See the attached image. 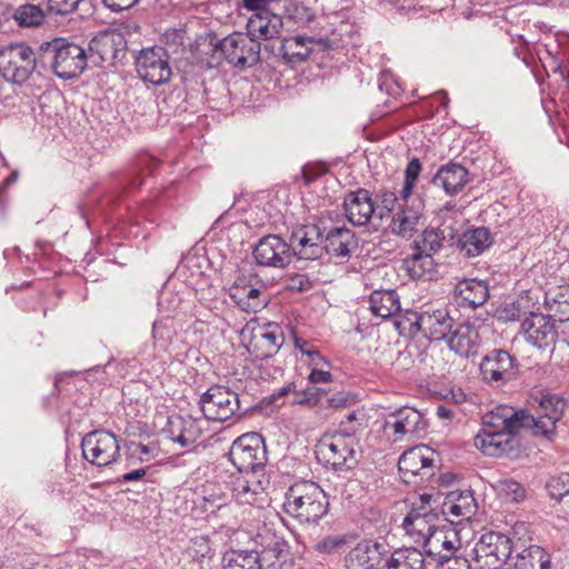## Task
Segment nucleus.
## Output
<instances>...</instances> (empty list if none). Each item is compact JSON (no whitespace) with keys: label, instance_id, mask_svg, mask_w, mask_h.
I'll use <instances>...</instances> for the list:
<instances>
[{"label":"nucleus","instance_id":"obj_1","mask_svg":"<svg viewBox=\"0 0 569 569\" xmlns=\"http://www.w3.org/2000/svg\"><path fill=\"white\" fill-rule=\"evenodd\" d=\"M39 62L43 71H51L60 79L70 80L86 70L88 56L82 47L58 37L39 46Z\"/></svg>","mask_w":569,"mask_h":569},{"label":"nucleus","instance_id":"obj_2","mask_svg":"<svg viewBox=\"0 0 569 569\" xmlns=\"http://www.w3.org/2000/svg\"><path fill=\"white\" fill-rule=\"evenodd\" d=\"M531 406L536 407L537 417L521 409L513 411V419H509L508 423L520 421L535 436L552 440L556 436L557 422L567 408V401L558 395L539 390L531 396Z\"/></svg>","mask_w":569,"mask_h":569},{"label":"nucleus","instance_id":"obj_3","mask_svg":"<svg viewBox=\"0 0 569 569\" xmlns=\"http://www.w3.org/2000/svg\"><path fill=\"white\" fill-rule=\"evenodd\" d=\"M328 510L329 498L313 481L295 482L284 495L283 511L300 523L318 522Z\"/></svg>","mask_w":569,"mask_h":569},{"label":"nucleus","instance_id":"obj_4","mask_svg":"<svg viewBox=\"0 0 569 569\" xmlns=\"http://www.w3.org/2000/svg\"><path fill=\"white\" fill-rule=\"evenodd\" d=\"M455 233L450 228L446 234V229L427 228L422 231L420 239L412 243V253L403 260V266L411 279H421L436 271V261L433 254L437 253L445 243L455 246Z\"/></svg>","mask_w":569,"mask_h":569},{"label":"nucleus","instance_id":"obj_5","mask_svg":"<svg viewBox=\"0 0 569 569\" xmlns=\"http://www.w3.org/2000/svg\"><path fill=\"white\" fill-rule=\"evenodd\" d=\"M509 419H513V411L510 416H491L489 420H485L486 425L501 429H482L475 437V446L487 456L516 457L519 449V440L516 438V433L520 429H526V427L525 423H520V421L509 425Z\"/></svg>","mask_w":569,"mask_h":569},{"label":"nucleus","instance_id":"obj_6","mask_svg":"<svg viewBox=\"0 0 569 569\" xmlns=\"http://www.w3.org/2000/svg\"><path fill=\"white\" fill-rule=\"evenodd\" d=\"M34 71H43L39 62V49L33 51L24 42H13L0 48V74L6 81L22 84Z\"/></svg>","mask_w":569,"mask_h":569},{"label":"nucleus","instance_id":"obj_7","mask_svg":"<svg viewBox=\"0 0 569 569\" xmlns=\"http://www.w3.org/2000/svg\"><path fill=\"white\" fill-rule=\"evenodd\" d=\"M210 50L219 53L230 64L246 69L260 61V42L241 32H233L220 39L214 33L207 36Z\"/></svg>","mask_w":569,"mask_h":569},{"label":"nucleus","instance_id":"obj_8","mask_svg":"<svg viewBox=\"0 0 569 569\" xmlns=\"http://www.w3.org/2000/svg\"><path fill=\"white\" fill-rule=\"evenodd\" d=\"M418 499L419 502H413L405 517L402 527L410 537L422 541L425 546L438 529L441 493H422Z\"/></svg>","mask_w":569,"mask_h":569},{"label":"nucleus","instance_id":"obj_9","mask_svg":"<svg viewBox=\"0 0 569 569\" xmlns=\"http://www.w3.org/2000/svg\"><path fill=\"white\" fill-rule=\"evenodd\" d=\"M228 457L239 472H264L268 462L263 438L256 432L238 437L232 442Z\"/></svg>","mask_w":569,"mask_h":569},{"label":"nucleus","instance_id":"obj_10","mask_svg":"<svg viewBox=\"0 0 569 569\" xmlns=\"http://www.w3.org/2000/svg\"><path fill=\"white\" fill-rule=\"evenodd\" d=\"M199 405L204 418L212 421L222 422L248 411V408H241L239 395L221 385H213L204 391Z\"/></svg>","mask_w":569,"mask_h":569},{"label":"nucleus","instance_id":"obj_11","mask_svg":"<svg viewBox=\"0 0 569 569\" xmlns=\"http://www.w3.org/2000/svg\"><path fill=\"white\" fill-rule=\"evenodd\" d=\"M512 552V541L500 532H486L476 542L472 553L477 569H500Z\"/></svg>","mask_w":569,"mask_h":569},{"label":"nucleus","instance_id":"obj_12","mask_svg":"<svg viewBox=\"0 0 569 569\" xmlns=\"http://www.w3.org/2000/svg\"><path fill=\"white\" fill-rule=\"evenodd\" d=\"M134 64L140 79L153 86L168 82L172 76L168 51L161 46L141 49L134 58Z\"/></svg>","mask_w":569,"mask_h":569},{"label":"nucleus","instance_id":"obj_13","mask_svg":"<svg viewBox=\"0 0 569 569\" xmlns=\"http://www.w3.org/2000/svg\"><path fill=\"white\" fill-rule=\"evenodd\" d=\"M81 449L83 458L98 467L109 466L120 456L117 437L103 429L87 433L81 441Z\"/></svg>","mask_w":569,"mask_h":569},{"label":"nucleus","instance_id":"obj_14","mask_svg":"<svg viewBox=\"0 0 569 569\" xmlns=\"http://www.w3.org/2000/svg\"><path fill=\"white\" fill-rule=\"evenodd\" d=\"M480 375L488 383L506 385L519 378V362L507 350L492 349L481 359Z\"/></svg>","mask_w":569,"mask_h":569},{"label":"nucleus","instance_id":"obj_15","mask_svg":"<svg viewBox=\"0 0 569 569\" xmlns=\"http://www.w3.org/2000/svg\"><path fill=\"white\" fill-rule=\"evenodd\" d=\"M258 266L286 268L292 261V250L278 234H267L259 239L252 249Z\"/></svg>","mask_w":569,"mask_h":569},{"label":"nucleus","instance_id":"obj_16","mask_svg":"<svg viewBox=\"0 0 569 569\" xmlns=\"http://www.w3.org/2000/svg\"><path fill=\"white\" fill-rule=\"evenodd\" d=\"M436 457L438 453L428 446L412 447L399 457V472L405 477L407 475L420 476L422 480H429L438 469Z\"/></svg>","mask_w":569,"mask_h":569},{"label":"nucleus","instance_id":"obj_17","mask_svg":"<svg viewBox=\"0 0 569 569\" xmlns=\"http://www.w3.org/2000/svg\"><path fill=\"white\" fill-rule=\"evenodd\" d=\"M322 230L316 223L299 224L290 236L292 257L303 260L322 259Z\"/></svg>","mask_w":569,"mask_h":569},{"label":"nucleus","instance_id":"obj_18","mask_svg":"<svg viewBox=\"0 0 569 569\" xmlns=\"http://www.w3.org/2000/svg\"><path fill=\"white\" fill-rule=\"evenodd\" d=\"M388 555L389 549L386 543L362 540L348 552L345 563L348 569H381L386 568Z\"/></svg>","mask_w":569,"mask_h":569},{"label":"nucleus","instance_id":"obj_19","mask_svg":"<svg viewBox=\"0 0 569 569\" xmlns=\"http://www.w3.org/2000/svg\"><path fill=\"white\" fill-rule=\"evenodd\" d=\"M89 51L91 56L97 54L101 63L116 64L126 57L127 39L121 31L104 30L90 40Z\"/></svg>","mask_w":569,"mask_h":569},{"label":"nucleus","instance_id":"obj_20","mask_svg":"<svg viewBox=\"0 0 569 569\" xmlns=\"http://www.w3.org/2000/svg\"><path fill=\"white\" fill-rule=\"evenodd\" d=\"M399 210L392 214L390 230L395 236L411 238L417 232V226L423 214V200L420 197L409 196L400 198Z\"/></svg>","mask_w":569,"mask_h":569},{"label":"nucleus","instance_id":"obj_21","mask_svg":"<svg viewBox=\"0 0 569 569\" xmlns=\"http://www.w3.org/2000/svg\"><path fill=\"white\" fill-rule=\"evenodd\" d=\"M428 428V420L423 413L412 407H402L389 413L383 423V431H392L395 440L405 435H421Z\"/></svg>","mask_w":569,"mask_h":569},{"label":"nucleus","instance_id":"obj_22","mask_svg":"<svg viewBox=\"0 0 569 569\" xmlns=\"http://www.w3.org/2000/svg\"><path fill=\"white\" fill-rule=\"evenodd\" d=\"M319 453L326 466H330L335 471H349L358 465L356 449L342 437L322 440L319 445Z\"/></svg>","mask_w":569,"mask_h":569},{"label":"nucleus","instance_id":"obj_23","mask_svg":"<svg viewBox=\"0 0 569 569\" xmlns=\"http://www.w3.org/2000/svg\"><path fill=\"white\" fill-rule=\"evenodd\" d=\"M343 211L347 220L356 227L367 226L376 213V200L369 190L358 188L346 192Z\"/></svg>","mask_w":569,"mask_h":569},{"label":"nucleus","instance_id":"obj_24","mask_svg":"<svg viewBox=\"0 0 569 569\" xmlns=\"http://www.w3.org/2000/svg\"><path fill=\"white\" fill-rule=\"evenodd\" d=\"M313 44L320 47V50L325 51L338 47L335 40L327 37L313 38L306 36H296L290 39H286L278 49V54L281 56L288 63H296L305 61L312 52Z\"/></svg>","mask_w":569,"mask_h":569},{"label":"nucleus","instance_id":"obj_25","mask_svg":"<svg viewBox=\"0 0 569 569\" xmlns=\"http://www.w3.org/2000/svg\"><path fill=\"white\" fill-rule=\"evenodd\" d=\"M358 247L356 232L346 226L332 227L326 234L322 233V259L326 256L348 259Z\"/></svg>","mask_w":569,"mask_h":569},{"label":"nucleus","instance_id":"obj_26","mask_svg":"<svg viewBox=\"0 0 569 569\" xmlns=\"http://www.w3.org/2000/svg\"><path fill=\"white\" fill-rule=\"evenodd\" d=\"M230 299L246 312H258L269 303L268 296L261 289L247 282L246 277H238L229 288Z\"/></svg>","mask_w":569,"mask_h":569},{"label":"nucleus","instance_id":"obj_27","mask_svg":"<svg viewBox=\"0 0 569 569\" xmlns=\"http://www.w3.org/2000/svg\"><path fill=\"white\" fill-rule=\"evenodd\" d=\"M284 342V333L277 323H267L259 335H254L249 352L259 360L270 359L277 355Z\"/></svg>","mask_w":569,"mask_h":569},{"label":"nucleus","instance_id":"obj_28","mask_svg":"<svg viewBox=\"0 0 569 569\" xmlns=\"http://www.w3.org/2000/svg\"><path fill=\"white\" fill-rule=\"evenodd\" d=\"M431 182L441 187L447 194L455 196L469 182V172L460 163L450 161L437 170Z\"/></svg>","mask_w":569,"mask_h":569},{"label":"nucleus","instance_id":"obj_29","mask_svg":"<svg viewBox=\"0 0 569 569\" xmlns=\"http://www.w3.org/2000/svg\"><path fill=\"white\" fill-rule=\"evenodd\" d=\"M283 27L282 16L271 11L264 13H252L247 22V33L254 40H269L280 36Z\"/></svg>","mask_w":569,"mask_h":569},{"label":"nucleus","instance_id":"obj_30","mask_svg":"<svg viewBox=\"0 0 569 569\" xmlns=\"http://www.w3.org/2000/svg\"><path fill=\"white\" fill-rule=\"evenodd\" d=\"M522 328L528 335V341L539 349L553 342L556 331L553 320L549 316L531 313L522 321Z\"/></svg>","mask_w":569,"mask_h":569},{"label":"nucleus","instance_id":"obj_31","mask_svg":"<svg viewBox=\"0 0 569 569\" xmlns=\"http://www.w3.org/2000/svg\"><path fill=\"white\" fill-rule=\"evenodd\" d=\"M493 242L491 232L486 227H478L466 230L458 239L455 246L467 258H473L481 254Z\"/></svg>","mask_w":569,"mask_h":569},{"label":"nucleus","instance_id":"obj_32","mask_svg":"<svg viewBox=\"0 0 569 569\" xmlns=\"http://www.w3.org/2000/svg\"><path fill=\"white\" fill-rule=\"evenodd\" d=\"M455 295L460 307L477 308L485 305L489 298V288L482 280L463 279L456 284Z\"/></svg>","mask_w":569,"mask_h":569},{"label":"nucleus","instance_id":"obj_33","mask_svg":"<svg viewBox=\"0 0 569 569\" xmlns=\"http://www.w3.org/2000/svg\"><path fill=\"white\" fill-rule=\"evenodd\" d=\"M421 332L430 340H443L455 327V319L449 316L447 310L438 309L433 312H422Z\"/></svg>","mask_w":569,"mask_h":569},{"label":"nucleus","instance_id":"obj_34","mask_svg":"<svg viewBox=\"0 0 569 569\" xmlns=\"http://www.w3.org/2000/svg\"><path fill=\"white\" fill-rule=\"evenodd\" d=\"M243 476L239 477L233 482V492L237 498L244 503L253 505L256 497L262 493L268 485L266 472H241Z\"/></svg>","mask_w":569,"mask_h":569},{"label":"nucleus","instance_id":"obj_35","mask_svg":"<svg viewBox=\"0 0 569 569\" xmlns=\"http://www.w3.org/2000/svg\"><path fill=\"white\" fill-rule=\"evenodd\" d=\"M162 432L173 442L187 448L193 445L199 436V430L191 419L181 416L168 418V422Z\"/></svg>","mask_w":569,"mask_h":569},{"label":"nucleus","instance_id":"obj_36","mask_svg":"<svg viewBox=\"0 0 569 569\" xmlns=\"http://www.w3.org/2000/svg\"><path fill=\"white\" fill-rule=\"evenodd\" d=\"M473 508L475 498L472 492L469 490L460 491L459 493L457 491H452L447 493L445 498L441 493L439 507L440 516L451 515L469 519L473 513Z\"/></svg>","mask_w":569,"mask_h":569},{"label":"nucleus","instance_id":"obj_37","mask_svg":"<svg viewBox=\"0 0 569 569\" xmlns=\"http://www.w3.org/2000/svg\"><path fill=\"white\" fill-rule=\"evenodd\" d=\"M386 569H429L432 562L417 548L395 550L386 560Z\"/></svg>","mask_w":569,"mask_h":569},{"label":"nucleus","instance_id":"obj_38","mask_svg":"<svg viewBox=\"0 0 569 569\" xmlns=\"http://www.w3.org/2000/svg\"><path fill=\"white\" fill-rule=\"evenodd\" d=\"M478 332L468 323H459L456 329L452 328L447 339L450 350L461 357H469L476 348Z\"/></svg>","mask_w":569,"mask_h":569},{"label":"nucleus","instance_id":"obj_39","mask_svg":"<svg viewBox=\"0 0 569 569\" xmlns=\"http://www.w3.org/2000/svg\"><path fill=\"white\" fill-rule=\"evenodd\" d=\"M370 310L377 317L387 319L397 315L401 307L395 290H375L369 297Z\"/></svg>","mask_w":569,"mask_h":569},{"label":"nucleus","instance_id":"obj_40","mask_svg":"<svg viewBox=\"0 0 569 569\" xmlns=\"http://www.w3.org/2000/svg\"><path fill=\"white\" fill-rule=\"evenodd\" d=\"M515 569H551L550 555L539 546H530L518 553Z\"/></svg>","mask_w":569,"mask_h":569},{"label":"nucleus","instance_id":"obj_41","mask_svg":"<svg viewBox=\"0 0 569 569\" xmlns=\"http://www.w3.org/2000/svg\"><path fill=\"white\" fill-rule=\"evenodd\" d=\"M423 549L432 566H435L436 558L443 557V555H453L456 547L448 535L438 528L431 538L427 540Z\"/></svg>","mask_w":569,"mask_h":569},{"label":"nucleus","instance_id":"obj_42","mask_svg":"<svg viewBox=\"0 0 569 569\" xmlns=\"http://www.w3.org/2000/svg\"><path fill=\"white\" fill-rule=\"evenodd\" d=\"M224 565V569H262L263 561L256 550L231 551Z\"/></svg>","mask_w":569,"mask_h":569},{"label":"nucleus","instance_id":"obj_43","mask_svg":"<svg viewBox=\"0 0 569 569\" xmlns=\"http://www.w3.org/2000/svg\"><path fill=\"white\" fill-rule=\"evenodd\" d=\"M46 17L47 14L41 7L31 3L18 7L12 14L18 26L22 28L40 27L43 24Z\"/></svg>","mask_w":569,"mask_h":569},{"label":"nucleus","instance_id":"obj_44","mask_svg":"<svg viewBox=\"0 0 569 569\" xmlns=\"http://www.w3.org/2000/svg\"><path fill=\"white\" fill-rule=\"evenodd\" d=\"M395 326L399 333L403 337H416L422 329V312H416L412 310H401L396 315Z\"/></svg>","mask_w":569,"mask_h":569},{"label":"nucleus","instance_id":"obj_45","mask_svg":"<svg viewBox=\"0 0 569 569\" xmlns=\"http://www.w3.org/2000/svg\"><path fill=\"white\" fill-rule=\"evenodd\" d=\"M283 22L292 23L299 28L309 27L316 16L312 9L300 2H290L284 10Z\"/></svg>","mask_w":569,"mask_h":569},{"label":"nucleus","instance_id":"obj_46","mask_svg":"<svg viewBox=\"0 0 569 569\" xmlns=\"http://www.w3.org/2000/svg\"><path fill=\"white\" fill-rule=\"evenodd\" d=\"M375 200L377 216L383 219L393 213L396 204L400 200V194L397 196L389 189H381L376 193Z\"/></svg>","mask_w":569,"mask_h":569},{"label":"nucleus","instance_id":"obj_47","mask_svg":"<svg viewBox=\"0 0 569 569\" xmlns=\"http://www.w3.org/2000/svg\"><path fill=\"white\" fill-rule=\"evenodd\" d=\"M421 163L418 158H412L405 170V182L400 191V198H408L412 194L413 187L421 172Z\"/></svg>","mask_w":569,"mask_h":569},{"label":"nucleus","instance_id":"obj_48","mask_svg":"<svg viewBox=\"0 0 569 569\" xmlns=\"http://www.w3.org/2000/svg\"><path fill=\"white\" fill-rule=\"evenodd\" d=\"M547 489L551 498L561 500L569 495V473H561L547 482Z\"/></svg>","mask_w":569,"mask_h":569},{"label":"nucleus","instance_id":"obj_49","mask_svg":"<svg viewBox=\"0 0 569 569\" xmlns=\"http://www.w3.org/2000/svg\"><path fill=\"white\" fill-rule=\"evenodd\" d=\"M48 11L58 16H68L74 12L84 0H47Z\"/></svg>","mask_w":569,"mask_h":569},{"label":"nucleus","instance_id":"obj_50","mask_svg":"<svg viewBox=\"0 0 569 569\" xmlns=\"http://www.w3.org/2000/svg\"><path fill=\"white\" fill-rule=\"evenodd\" d=\"M500 491L513 502L522 501L526 497L522 485L513 479L500 481Z\"/></svg>","mask_w":569,"mask_h":569},{"label":"nucleus","instance_id":"obj_51","mask_svg":"<svg viewBox=\"0 0 569 569\" xmlns=\"http://www.w3.org/2000/svg\"><path fill=\"white\" fill-rule=\"evenodd\" d=\"M211 552L210 540L207 537H196L191 540L188 553L196 560H201Z\"/></svg>","mask_w":569,"mask_h":569},{"label":"nucleus","instance_id":"obj_52","mask_svg":"<svg viewBox=\"0 0 569 569\" xmlns=\"http://www.w3.org/2000/svg\"><path fill=\"white\" fill-rule=\"evenodd\" d=\"M346 542L345 536H327L316 543L315 549L320 553L330 555L345 546Z\"/></svg>","mask_w":569,"mask_h":569},{"label":"nucleus","instance_id":"obj_53","mask_svg":"<svg viewBox=\"0 0 569 569\" xmlns=\"http://www.w3.org/2000/svg\"><path fill=\"white\" fill-rule=\"evenodd\" d=\"M319 391L315 389V386L308 387L303 390L296 391L292 399L293 405L315 407L319 406Z\"/></svg>","mask_w":569,"mask_h":569},{"label":"nucleus","instance_id":"obj_54","mask_svg":"<svg viewBox=\"0 0 569 569\" xmlns=\"http://www.w3.org/2000/svg\"><path fill=\"white\" fill-rule=\"evenodd\" d=\"M435 565H440L442 569H471V565L466 557L443 555L436 558Z\"/></svg>","mask_w":569,"mask_h":569},{"label":"nucleus","instance_id":"obj_55","mask_svg":"<svg viewBox=\"0 0 569 569\" xmlns=\"http://www.w3.org/2000/svg\"><path fill=\"white\" fill-rule=\"evenodd\" d=\"M356 402V397L347 391H338L326 399V408L341 409Z\"/></svg>","mask_w":569,"mask_h":569},{"label":"nucleus","instance_id":"obj_56","mask_svg":"<svg viewBox=\"0 0 569 569\" xmlns=\"http://www.w3.org/2000/svg\"><path fill=\"white\" fill-rule=\"evenodd\" d=\"M295 347L298 348L301 351V353L311 358V360L315 365H319V362L328 363L326 358L320 353V351L318 349L309 347L308 341L296 337L295 338Z\"/></svg>","mask_w":569,"mask_h":569},{"label":"nucleus","instance_id":"obj_57","mask_svg":"<svg viewBox=\"0 0 569 569\" xmlns=\"http://www.w3.org/2000/svg\"><path fill=\"white\" fill-rule=\"evenodd\" d=\"M186 31L183 29H169L162 34V41L171 48L182 47L184 43Z\"/></svg>","mask_w":569,"mask_h":569},{"label":"nucleus","instance_id":"obj_58","mask_svg":"<svg viewBox=\"0 0 569 569\" xmlns=\"http://www.w3.org/2000/svg\"><path fill=\"white\" fill-rule=\"evenodd\" d=\"M287 543L281 541H276L273 547L264 549L261 555V559L264 562L269 558L273 557L276 559H281L283 557V553L286 552Z\"/></svg>","mask_w":569,"mask_h":569},{"label":"nucleus","instance_id":"obj_59","mask_svg":"<svg viewBox=\"0 0 569 569\" xmlns=\"http://www.w3.org/2000/svg\"><path fill=\"white\" fill-rule=\"evenodd\" d=\"M139 0H102V3L106 8L110 9L112 12H121L123 10H128L136 6Z\"/></svg>","mask_w":569,"mask_h":569},{"label":"nucleus","instance_id":"obj_60","mask_svg":"<svg viewBox=\"0 0 569 569\" xmlns=\"http://www.w3.org/2000/svg\"><path fill=\"white\" fill-rule=\"evenodd\" d=\"M273 0H242V7L253 13H264V11H271L269 4Z\"/></svg>","mask_w":569,"mask_h":569},{"label":"nucleus","instance_id":"obj_61","mask_svg":"<svg viewBox=\"0 0 569 569\" xmlns=\"http://www.w3.org/2000/svg\"><path fill=\"white\" fill-rule=\"evenodd\" d=\"M332 380V375L329 371L312 369L309 375V381L313 385L316 383H326Z\"/></svg>","mask_w":569,"mask_h":569},{"label":"nucleus","instance_id":"obj_62","mask_svg":"<svg viewBox=\"0 0 569 569\" xmlns=\"http://www.w3.org/2000/svg\"><path fill=\"white\" fill-rule=\"evenodd\" d=\"M146 468L136 469L130 472L123 473L121 477L118 478L117 482L122 483L138 481L141 480L146 476Z\"/></svg>","mask_w":569,"mask_h":569},{"label":"nucleus","instance_id":"obj_63","mask_svg":"<svg viewBox=\"0 0 569 569\" xmlns=\"http://www.w3.org/2000/svg\"><path fill=\"white\" fill-rule=\"evenodd\" d=\"M19 531L21 532L22 536L28 538L41 537L40 528L34 525H29L24 522L20 526Z\"/></svg>","mask_w":569,"mask_h":569},{"label":"nucleus","instance_id":"obj_64","mask_svg":"<svg viewBox=\"0 0 569 569\" xmlns=\"http://www.w3.org/2000/svg\"><path fill=\"white\" fill-rule=\"evenodd\" d=\"M555 303L557 305L556 312L560 313L559 321L563 322V321L569 320V303L566 300L565 301L555 300Z\"/></svg>","mask_w":569,"mask_h":569}]
</instances>
